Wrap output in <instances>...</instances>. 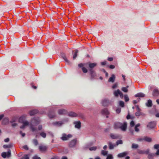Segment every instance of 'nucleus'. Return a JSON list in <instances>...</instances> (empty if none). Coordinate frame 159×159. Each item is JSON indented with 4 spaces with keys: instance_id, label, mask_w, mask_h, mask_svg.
Masks as SVG:
<instances>
[{
    "instance_id": "nucleus-1",
    "label": "nucleus",
    "mask_w": 159,
    "mask_h": 159,
    "mask_svg": "<svg viewBox=\"0 0 159 159\" xmlns=\"http://www.w3.org/2000/svg\"><path fill=\"white\" fill-rule=\"evenodd\" d=\"M40 120L39 117H34L31 119V123L30 124V128L33 132H35L37 130L36 128L34 127L33 125H37L39 124Z\"/></svg>"
},
{
    "instance_id": "nucleus-2",
    "label": "nucleus",
    "mask_w": 159,
    "mask_h": 159,
    "mask_svg": "<svg viewBox=\"0 0 159 159\" xmlns=\"http://www.w3.org/2000/svg\"><path fill=\"white\" fill-rule=\"evenodd\" d=\"M72 135L71 134H66L64 133L62 134V136L61 137V139L63 141H66L69 139L70 138H72Z\"/></svg>"
},
{
    "instance_id": "nucleus-3",
    "label": "nucleus",
    "mask_w": 159,
    "mask_h": 159,
    "mask_svg": "<svg viewBox=\"0 0 159 159\" xmlns=\"http://www.w3.org/2000/svg\"><path fill=\"white\" fill-rule=\"evenodd\" d=\"M1 156L4 158L6 157L9 158L11 156V151L10 150H8L7 152H3L2 153Z\"/></svg>"
},
{
    "instance_id": "nucleus-4",
    "label": "nucleus",
    "mask_w": 159,
    "mask_h": 159,
    "mask_svg": "<svg viewBox=\"0 0 159 159\" xmlns=\"http://www.w3.org/2000/svg\"><path fill=\"white\" fill-rule=\"evenodd\" d=\"M156 125V121H153L150 122L148 125L147 127L150 129H152L154 128Z\"/></svg>"
},
{
    "instance_id": "nucleus-5",
    "label": "nucleus",
    "mask_w": 159,
    "mask_h": 159,
    "mask_svg": "<svg viewBox=\"0 0 159 159\" xmlns=\"http://www.w3.org/2000/svg\"><path fill=\"white\" fill-rule=\"evenodd\" d=\"M137 111L135 113V115L136 116H144V113L141 112V109L138 106H137Z\"/></svg>"
},
{
    "instance_id": "nucleus-6",
    "label": "nucleus",
    "mask_w": 159,
    "mask_h": 159,
    "mask_svg": "<svg viewBox=\"0 0 159 159\" xmlns=\"http://www.w3.org/2000/svg\"><path fill=\"white\" fill-rule=\"evenodd\" d=\"M75 125V128L78 129H80L81 126V123L80 121H75L73 123Z\"/></svg>"
},
{
    "instance_id": "nucleus-7",
    "label": "nucleus",
    "mask_w": 159,
    "mask_h": 159,
    "mask_svg": "<svg viewBox=\"0 0 159 159\" xmlns=\"http://www.w3.org/2000/svg\"><path fill=\"white\" fill-rule=\"evenodd\" d=\"M76 143V140L74 139L72 140L69 143V146L70 148L73 147L75 146Z\"/></svg>"
},
{
    "instance_id": "nucleus-8",
    "label": "nucleus",
    "mask_w": 159,
    "mask_h": 159,
    "mask_svg": "<svg viewBox=\"0 0 159 159\" xmlns=\"http://www.w3.org/2000/svg\"><path fill=\"white\" fill-rule=\"evenodd\" d=\"M122 123L119 122H116L114 123V127L115 129H118L120 128L121 125Z\"/></svg>"
},
{
    "instance_id": "nucleus-9",
    "label": "nucleus",
    "mask_w": 159,
    "mask_h": 159,
    "mask_svg": "<svg viewBox=\"0 0 159 159\" xmlns=\"http://www.w3.org/2000/svg\"><path fill=\"white\" fill-rule=\"evenodd\" d=\"M102 103L103 106H107L110 104V102L109 100L107 99H104L102 100Z\"/></svg>"
},
{
    "instance_id": "nucleus-10",
    "label": "nucleus",
    "mask_w": 159,
    "mask_h": 159,
    "mask_svg": "<svg viewBox=\"0 0 159 159\" xmlns=\"http://www.w3.org/2000/svg\"><path fill=\"white\" fill-rule=\"evenodd\" d=\"M48 147L45 145H40L39 146V149L40 151L45 152L47 151Z\"/></svg>"
},
{
    "instance_id": "nucleus-11",
    "label": "nucleus",
    "mask_w": 159,
    "mask_h": 159,
    "mask_svg": "<svg viewBox=\"0 0 159 159\" xmlns=\"http://www.w3.org/2000/svg\"><path fill=\"white\" fill-rule=\"evenodd\" d=\"M127 127V123L126 122H124L123 124L121 125L120 129L122 131H125L126 130Z\"/></svg>"
},
{
    "instance_id": "nucleus-12",
    "label": "nucleus",
    "mask_w": 159,
    "mask_h": 159,
    "mask_svg": "<svg viewBox=\"0 0 159 159\" xmlns=\"http://www.w3.org/2000/svg\"><path fill=\"white\" fill-rule=\"evenodd\" d=\"M90 75L91 76V79H93L96 76V74L95 71L93 69L89 70Z\"/></svg>"
},
{
    "instance_id": "nucleus-13",
    "label": "nucleus",
    "mask_w": 159,
    "mask_h": 159,
    "mask_svg": "<svg viewBox=\"0 0 159 159\" xmlns=\"http://www.w3.org/2000/svg\"><path fill=\"white\" fill-rule=\"evenodd\" d=\"M87 64H88L89 68V70L93 69L97 65V64L96 63H91L90 62H88Z\"/></svg>"
},
{
    "instance_id": "nucleus-14",
    "label": "nucleus",
    "mask_w": 159,
    "mask_h": 159,
    "mask_svg": "<svg viewBox=\"0 0 159 159\" xmlns=\"http://www.w3.org/2000/svg\"><path fill=\"white\" fill-rule=\"evenodd\" d=\"M38 112V111L37 110H33L29 111L30 115L31 116H33L37 114Z\"/></svg>"
},
{
    "instance_id": "nucleus-15",
    "label": "nucleus",
    "mask_w": 159,
    "mask_h": 159,
    "mask_svg": "<svg viewBox=\"0 0 159 159\" xmlns=\"http://www.w3.org/2000/svg\"><path fill=\"white\" fill-rule=\"evenodd\" d=\"M58 113L59 115L65 114L67 113V111L64 109H61L58 110Z\"/></svg>"
},
{
    "instance_id": "nucleus-16",
    "label": "nucleus",
    "mask_w": 159,
    "mask_h": 159,
    "mask_svg": "<svg viewBox=\"0 0 159 159\" xmlns=\"http://www.w3.org/2000/svg\"><path fill=\"white\" fill-rule=\"evenodd\" d=\"M115 75L112 74L111 76L109 79L108 81L113 83L115 81Z\"/></svg>"
},
{
    "instance_id": "nucleus-17",
    "label": "nucleus",
    "mask_w": 159,
    "mask_h": 159,
    "mask_svg": "<svg viewBox=\"0 0 159 159\" xmlns=\"http://www.w3.org/2000/svg\"><path fill=\"white\" fill-rule=\"evenodd\" d=\"M110 136L113 139H117L119 138V136L116 134H111Z\"/></svg>"
},
{
    "instance_id": "nucleus-18",
    "label": "nucleus",
    "mask_w": 159,
    "mask_h": 159,
    "mask_svg": "<svg viewBox=\"0 0 159 159\" xmlns=\"http://www.w3.org/2000/svg\"><path fill=\"white\" fill-rule=\"evenodd\" d=\"M127 155V153L126 152H124L118 154L117 155V157H118L120 158L124 157Z\"/></svg>"
},
{
    "instance_id": "nucleus-19",
    "label": "nucleus",
    "mask_w": 159,
    "mask_h": 159,
    "mask_svg": "<svg viewBox=\"0 0 159 159\" xmlns=\"http://www.w3.org/2000/svg\"><path fill=\"white\" fill-rule=\"evenodd\" d=\"M102 113L103 114L108 115L109 114V112L107 108H105L102 111Z\"/></svg>"
},
{
    "instance_id": "nucleus-20",
    "label": "nucleus",
    "mask_w": 159,
    "mask_h": 159,
    "mask_svg": "<svg viewBox=\"0 0 159 159\" xmlns=\"http://www.w3.org/2000/svg\"><path fill=\"white\" fill-rule=\"evenodd\" d=\"M69 116L72 117H76L78 116V115L74 112H70L68 114Z\"/></svg>"
},
{
    "instance_id": "nucleus-21",
    "label": "nucleus",
    "mask_w": 159,
    "mask_h": 159,
    "mask_svg": "<svg viewBox=\"0 0 159 159\" xmlns=\"http://www.w3.org/2000/svg\"><path fill=\"white\" fill-rule=\"evenodd\" d=\"M63 123L62 121H56L53 123V124L58 126H61Z\"/></svg>"
},
{
    "instance_id": "nucleus-22",
    "label": "nucleus",
    "mask_w": 159,
    "mask_h": 159,
    "mask_svg": "<svg viewBox=\"0 0 159 159\" xmlns=\"http://www.w3.org/2000/svg\"><path fill=\"white\" fill-rule=\"evenodd\" d=\"M13 145L12 143H10L8 145L4 144L3 147L4 148H10L13 147Z\"/></svg>"
},
{
    "instance_id": "nucleus-23",
    "label": "nucleus",
    "mask_w": 159,
    "mask_h": 159,
    "mask_svg": "<svg viewBox=\"0 0 159 159\" xmlns=\"http://www.w3.org/2000/svg\"><path fill=\"white\" fill-rule=\"evenodd\" d=\"M159 95V92L158 90L157 89H155L153 91V95L154 96H157Z\"/></svg>"
},
{
    "instance_id": "nucleus-24",
    "label": "nucleus",
    "mask_w": 159,
    "mask_h": 159,
    "mask_svg": "<svg viewBox=\"0 0 159 159\" xmlns=\"http://www.w3.org/2000/svg\"><path fill=\"white\" fill-rule=\"evenodd\" d=\"M135 96L136 97H143L145 96V94L143 93H138L135 95Z\"/></svg>"
},
{
    "instance_id": "nucleus-25",
    "label": "nucleus",
    "mask_w": 159,
    "mask_h": 159,
    "mask_svg": "<svg viewBox=\"0 0 159 159\" xmlns=\"http://www.w3.org/2000/svg\"><path fill=\"white\" fill-rule=\"evenodd\" d=\"M55 114L54 112L49 111L48 113V116L50 118H52L55 116Z\"/></svg>"
},
{
    "instance_id": "nucleus-26",
    "label": "nucleus",
    "mask_w": 159,
    "mask_h": 159,
    "mask_svg": "<svg viewBox=\"0 0 159 159\" xmlns=\"http://www.w3.org/2000/svg\"><path fill=\"white\" fill-rule=\"evenodd\" d=\"M121 91L120 90L118 89L116 90L114 92V94L115 96L117 97L119 95Z\"/></svg>"
},
{
    "instance_id": "nucleus-27",
    "label": "nucleus",
    "mask_w": 159,
    "mask_h": 159,
    "mask_svg": "<svg viewBox=\"0 0 159 159\" xmlns=\"http://www.w3.org/2000/svg\"><path fill=\"white\" fill-rule=\"evenodd\" d=\"M146 106L148 107H151L152 105V101L151 100H148L146 103Z\"/></svg>"
},
{
    "instance_id": "nucleus-28",
    "label": "nucleus",
    "mask_w": 159,
    "mask_h": 159,
    "mask_svg": "<svg viewBox=\"0 0 159 159\" xmlns=\"http://www.w3.org/2000/svg\"><path fill=\"white\" fill-rule=\"evenodd\" d=\"M152 139L148 137L147 136H145L144 137V140L148 142H151L152 141Z\"/></svg>"
},
{
    "instance_id": "nucleus-29",
    "label": "nucleus",
    "mask_w": 159,
    "mask_h": 159,
    "mask_svg": "<svg viewBox=\"0 0 159 159\" xmlns=\"http://www.w3.org/2000/svg\"><path fill=\"white\" fill-rule=\"evenodd\" d=\"M61 56L62 57V58L66 62H68L69 61L67 59V58L66 57L65 54L63 53H61Z\"/></svg>"
},
{
    "instance_id": "nucleus-30",
    "label": "nucleus",
    "mask_w": 159,
    "mask_h": 159,
    "mask_svg": "<svg viewBox=\"0 0 159 159\" xmlns=\"http://www.w3.org/2000/svg\"><path fill=\"white\" fill-rule=\"evenodd\" d=\"M32 142L35 146H37L39 144L38 141L36 139H32Z\"/></svg>"
},
{
    "instance_id": "nucleus-31",
    "label": "nucleus",
    "mask_w": 159,
    "mask_h": 159,
    "mask_svg": "<svg viewBox=\"0 0 159 159\" xmlns=\"http://www.w3.org/2000/svg\"><path fill=\"white\" fill-rule=\"evenodd\" d=\"M155 156V154L154 153H151L149 154L148 156V158L149 159H153V157Z\"/></svg>"
},
{
    "instance_id": "nucleus-32",
    "label": "nucleus",
    "mask_w": 159,
    "mask_h": 159,
    "mask_svg": "<svg viewBox=\"0 0 159 159\" xmlns=\"http://www.w3.org/2000/svg\"><path fill=\"white\" fill-rule=\"evenodd\" d=\"M75 53L73 56V58L74 59L76 58L77 56V53H78V51L77 49L75 50Z\"/></svg>"
},
{
    "instance_id": "nucleus-33",
    "label": "nucleus",
    "mask_w": 159,
    "mask_h": 159,
    "mask_svg": "<svg viewBox=\"0 0 159 159\" xmlns=\"http://www.w3.org/2000/svg\"><path fill=\"white\" fill-rule=\"evenodd\" d=\"M108 145L109 146V148L110 149H113L114 148L115 146H116L115 145H113L112 143L110 142L108 143Z\"/></svg>"
},
{
    "instance_id": "nucleus-34",
    "label": "nucleus",
    "mask_w": 159,
    "mask_h": 159,
    "mask_svg": "<svg viewBox=\"0 0 159 159\" xmlns=\"http://www.w3.org/2000/svg\"><path fill=\"white\" fill-rule=\"evenodd\" d=\"M139 147L138 145L135 143H133L132 145L131 148L133 149H136Z\"/></svg>"
},
{
    "instance_id": "nucleus-35",
    "label": "nucleus",
    "mask_w": 159,
    "mask_h": 159,
    "mask_svg": "<svg viewBox=\"0 0 159 159\" xmlns=\"http://www.w3.org/2000/svg\"><path fill=\"white\" fill-rule=\"evenodd\" d=\"M125 101L126 102L128 101L129 100V98L127 94H125L124 95Z\"/></svg>"
},
{
    "instance_id": "nucleus-36",
    "label": "nucleus",
    "mask_w": 159,
    "mask_h": 159,
    "mask_svg": "<svg viewBox=\"0 0 159 159\" xmlns=\"http://www.w3.org/2000/svg\"><path fill=\"white\" fill-rule=\"evenodd\" d=\"M40 135L42 136L43 138H45L46 136V134L44 132H42L40 133Z\"/></svg>"
},
{
    "instance_id": "nucleus-37",
    "label": "nucleus",
    "mask_w": 159,
    "mask_h": 159,
    "mask_svg": "<svg viewBox=\"0 0 159 159\" xmlns=\"http://www.w3.org/2000/svg\"><path fill=\"white\" fill-rule=\"evenodd\" d=\"M119 104L122 107H123L125 105L124 102L122 101H120L119 102Z\"/></svg>"
},
{
    "instance_id": "nucleus-38",
    "label": "nucleus",
    "mask_w": 159,
    "mask_h": 159,
    "mask_svg": "<svg viewBox=\"0 0 159 159\" xmlns=\"http://www.w3.org/2000/svg\"><path fill=\"white\" fill-rule=\"evenodd\" d=\"M121 90L125 93L127 92L128 91V89H127V88L125 87H123L121 88Z\"/></svg>"
},
{
    "instance_id": "nucleus-39",
    "label": "nucleus",
    "mask_w": 159,
    "mask_h": 159,
    "mask_svg": "<svg viewBox=\"0 0 159 159\" xmlns=\"http://www.w3.org/2000/svg\"><path fill=\"white\" fill-rule=\"evenodd\" d=\"M123 143L122 141L121 140H119L116 142V145H118L119 144H122Z\"/></svg>"
},
{
    "instance_id": "nucleus-40",
    "label": "nucleus",
    "mask_w": 159,
    "mask_h": 159,
    "mask_svg": "<svg viewBox=\"0 0 159 159\" xmlns=\"http://www.w3.org/2000/svg\"><path fill=\"white\" fill-rule=\"evenodd\" d=\"M101 154L103 156H105L107 154V151L102 150L101 151Z\"/></svg>"
},
{
    "instance_id": "nucleus-41",
    "label": "nucleus",
    "mask_w": 159,
    "mask_h": 159,
    "mask_svg": "<svg viewBox=\"0 0 159 159\" xmlns=\"http://www.w3.org/2000/svg\"><path fill=\"white\" fill-rule=\"evenodd\" d=\"M82 71L84 73H86L88 72L87 69L84 67H83L82 68Z\"/></svg>"
},
{
    "instance_id": "nucleus-42",
    "label": "nucleus",
    "mask_w": 159,
    "mask_h": 159,
    "mask_svg": "<svg viewBox=\"0 0 159 159\" xmlns=\"http://www.w3.org/2000/svg\"><path fill=\"white\" fill-rule=\"evenodd\" d=\"M97 148L96 147H92L89 148V149L90 151H95L96 150Z\"/></svg>"
},
{
    "instance_id": "nucleus-43",
    "label": "nucleus",
    "mask_w": 159,
    "mask_h": 159,
    "mask_svg": "<svg viewBox=\"0 0 159 159\" xmlns=\"http://www.w3.org/2000/svg\"><path fill=\"white\" fill-rule=\"evenodd\" d=\"M154 149H159V144H156L154 146Z\"/></svg>"
},
{
    "instance_id": "nucleus-44",
    "label": "nucleus",
    "mask_w": 159,
    "mask_h": 159,
    "mask_svg": "<svg viewBox=\"0 0 159 159\" xmlns=\"http://www.w3.org/2000/svg\"><path fill=\"white\" fill-rule=\"evenodd\" d=\"M29 123L27 121H24L23 122V125L25 126L28 125H29Z\"/></svg>"
},
{
    "instance_id": "nucleus-45",
    "label": "nucleus",
    "mask_w": 159,
    "mask_h": 159,
    "mask_svg": "<svg viewBox=\"0 0 159 159\" xmlns=\"http://www.w3.org/2000/svg\"><path fill=\"white\" fill-rule=\"evenodd\" d=\"M138 153L139 154H144V151L139 150L138 151Z\"/></svg>"
},
{
    "instance_id": "nucleus-46",
    "label": "nucleus",
    "mask_w": 159,
    "mask_h": 159,
    "mask_svg": "<svg viewBox=\"0 0 159 159\" xmlns=\"http://www.w3.org/2000/svg\"><path fill=\"white\" fill-rule=\"evenodd\" d=\"M113 157L111 155H110L107 156L106 159H112Z\"/></svg>"
},
{
    "instance_id": "nucleus-47",
    "label": "nucleus",
    "mask_w": 159,
    "mask_h": 159,
    "mask_svg": "<svg viewBox=\"0 0 159 159\" xmlns=\"http://www.w3.org/2000/svg\"><path fill=\"white\" fill-rule=\"evenodd\" d=\"M121 110V108H118L116 109V111L117 113H119L120 112Z\"/></svg>"
},
{
    "instance_id": "nucleus-48",
    "label": "nucleus",
    "mask_w": 159,
    "mask_h": 159,
    "mask_svg": "<svg viewBox=\"0 0 159 159\" xmlns=\"http://www.w3.org/2000/svg\"><path fill=\"white\" fill-rule=\"evenodd\" d=\"M134 125V122L133 120L131 121L130 123V126L132 127H133Z\"/></svg>"
},
{
    "instance_id": "nucleus-49",
    "label": "nucleus",
    "mask_w": 159,
    "mask_h": 159,
    "mask_svg": "<svg viewBox=\"0 0 159 159\" xmlns=\"http://www.w3.org/2000/svg\"><path fill=\"white\" fill-rule=\"evenodd\" d=\"M23 148L25 150H28L29 148L27 145H24L23 147Z\"/></svg>"
},
{
    "instance_id": "nucleus-50",
    "label": "nucleus",
    "mask_w": 159,
    "mask_h": 159,
    "mask_svg": "<svg viewBox=\"0 0 159 159\" xmlns=\"http://www.w3.org/2000/svg\"><path fill=\"white\" fill-rule=\"evenodd\" d=\"M23 158H24V159H29L28 155L27 154L25 155L24 157Z\"/></svg>"
},
{
    "instance_id": "nucleus-51",
    "label": "nucleus",
    "mask_w": 159,
    "mask_h": 159,
    "mask_svg": "<svg viewBox=\"0 0 159 159\" xmlns=\"http://www.w3.org/2000/svg\"><path fill=\"white\" fill-rule=\"evenodd\" d=\"M32 159H41V158L38 157L37 156H35L33 157Z\"/></svg>"
},
{
    "instance_id": "nucleus-52",
    "label": "nucleus",
    "mask_w": 159,
    "mask_h": 159,
    "mask_svg": "<svg viewBox=\"0 0 159 159\" xmlns=\"http://www.w3.org/2000/svg\"><path fill=\"white\" fill-rule=\"evenodd\" d=\"M120 98H121L122 99L123 98V97L124 96L123 93L121 92L120 93L119 95Z\"/></svg>"
},
{
    "instance_id": "nucleus-53",
    "label": "nucleus",
    "mask_w": 159,
    "mask_h": 159,
    "mask_svg": "<svg viewBox=\"0 0 159 159\" xmlns=\"http://www.w3.org/2000/svg\"><path fill=\"white\" fill-rule=\"evenodd\" d=\"M117 86V84L116 83H115L112 86V88L113 89H115L116 88Z\"/></svg>"
},
{
    "instance_id": "nucleus-54",
    "label": "nucleus",
    "mask_w": 159,
    "mask_h": 159,
    "mask_svg": "<svg viewBox=\"0 0 159 159\" xmlns=\"http://www.w3.org/2000/svg\"><path fill=\"white\" fill-rule=\"evenodd\" d=\"M149 149H147L146 151H144V154H149Z\"/></svg>"
},
{
    "instance_id": "nucleus-55",
    "label": "nucleus",
    "mask_w": 159,
    "mask_h": 159,
    "mask_svg": "<svg viewBox=\"0 0 159 159\" xmlns=\"http://www.w3.org/2000/svg\"><path fill=\"white\" fill-rule=\"evenodd\" d=\"M20 134L21 135L22 137H24L25 135V133H23L21 131H20Z\"/></svg>"
},
{
    "instance_id": "nucleus-56",
    "label": "nucleus",
    "mask_w": 159,
    "mask_h": 159,
    "mask_svg": "<svg viewBox=\"0 0 159 159\" xmlns=\"http://www.w3.org/2000/svg\"><path fill=\"white\" fill-rule=\"evenodd\" d=\"M134 129L135 131L136 132H138L139 131V129L138 127L135 126Z\"/></svg>"
},
{
    "instance_id": "nucleus-57",
    "label": "nucleus",
    "mask_w": 159,
    "mask_h": 159,
    "mask_svg": "<svg viewBox=\"0 0 159 159\" xmlns=\"http://www.w3.org/2000/svg\"><path fill=\"white\" fill-rule=\"evenodd\" d=\"M8 119H7V118H5V119H4L3 120V121H2V123L3 124H4V121L6 122H8Z\"/></svg>"
},
{
    "instance_id": "nucleus-58",
    "label": "nucleus",
    "mask_w": 159,
    "mask_h": 159,
    "mask_svg": "<svg viewBox=\"0 0 159 159\" xmlns=\"http://www.w3.org/2000/svg\"><path fill=\"white\" fill-rule=\"evenodd\" d=\"M115 66L114 65H111L109 66V68L111 69H114L115 68Z\"/></svg>"
},
{
    "instance_id": "nucleus-59",
    "label": "nucleus",
    "mask_w": 159,
    "mask_h": 159,
    "mask_svg": "<svg viewBox=\"0 0 159 159\" xmlns=\"http://www.w3.org/2000/svg\"><path fill=\"white\" fill-rule=\"evenodd\" d=\"M107 62L106 61H104L103 62H101V64L103 66L105 65L106 64Z\"/></svg>"
},
{
    "instance_id": "nucleus-60",
    "label": "nucleus",
    "mask_w": 159,
    "mask_h": 159,
    "mask_svg": "<svg viewBox=\"0 0 159 159\" xmlns=\"http://www.w3.org/2000/svg\"><path fill=\"white\" fill-rule=\"evenodd\" d=\"M78 66H79V67H82V68L83 67H83L84 65L82 63L79 64H78Z\"/></svg>"
},
{
    "instance_id": "nucleus-61",
    "label": "nucleus",
    "mask_w": 159,
    "mask_h": 159,
    "mask_svg": "<svg viewBox=\"0 0 159 159\" xmlns=\"http://www.w3.org/2000/svg\"><path fill=\"white\" fill-rule=\"evenodd\" d=\"M107 60L109 61H112L113 60L112 57H108L107 58Z\"/></svg>"
},
{
    "instance_id": "nucleus-62",
    "label": "nucleus",
    "mask_w": 159,
    "mask_h": 159,
    "mask_svg": "<svg viewBox=\"0 0 159 159\" xmlns=\"http://www.w3.org/2000/svg\"><path fill=\"white\" fill-rule=\"evenodd\" d=\"M138 140H139V141H141L144 140V138H139L138 139Z\"/></svg>"
},
{
    "instance_id": "nucleus-63",
    "label": "nucleus",
    "mask_w": 159,
    "mask_h": 159,
    "mask_svg": "<svg viewBox=\"0 0 159 159\" xmlns=\"http://www.w3.org/2000/svg\"><path fill=\"white\" fill-rule=\"evenodd\" d=\"M9 138H7V139H4V141L5 142H7L9 141Z\"/></svg>"
},
{
    "instance_id": "nucleus-64",
    "label": "nucleus",
    "mask_w": 159,
    "mask_h": 159,
    "mask_svg": "<svg viewBox=\"0 0 159 159\" xmlns=\"http://www.w3.org/2000/svg\"><path fill=\"white\" fill-rule=\"evenodd\" d=\"M17 125V124L16 123H14L12 124V126L13 127H15Z\"/></svg>"
}]
</instances>
